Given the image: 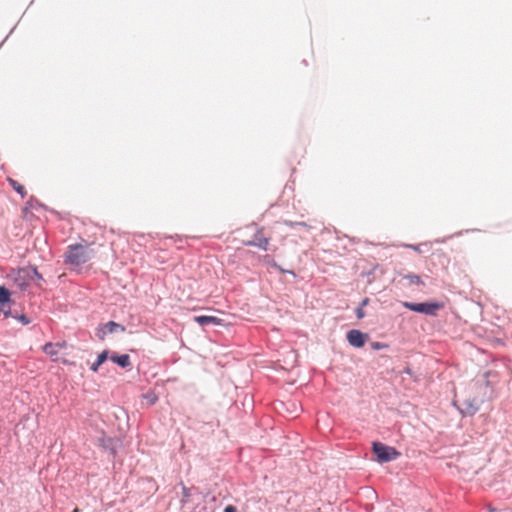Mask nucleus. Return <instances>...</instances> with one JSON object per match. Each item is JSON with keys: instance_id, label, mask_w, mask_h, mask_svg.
<instances>
[{"instance_id": "aec40b11", "label": "nucleus", "mask_w": 512, "mask_h": 512, "mask_svg": "<svg viewBox=\"0 0 512 512\" xmlns=\"http://www.w3.org/2000/svg\"><path fill=\"white\" fill-rule=\"evenodd\" d=\"M356 314H357V317L359 319L363 318L364 317V311L362 308H358L357 311H356Z\"/></svg>"}, {"instance_id": "f257e3e1", "label": "nucleus", "mask_w": 512, "mask_h": 512, "mask_svg": "<svg viewBox=\"0 0 512 512\" xmlns=\"http://www.w3.org/2000/svg\"><path fill=\"white\" fill-rule=\"evenodd\" d=\"M93 255L92 250L88 246L83 245H71L68 248L65 257V263L73 267H79L82 264L88 262Z\"/></svg>"}, {"instance_id": "a211bd4d", "label": "nucleus", "mask_w": 512, "mask_h": 512, "mask_svg": "<svg viewBox=\"0 0 512 512\" xmlns=\"http://www.w3.org/2000/svg\"><path fill=\"white\" fill-rule=\"evenodd\" d=\"M385 347H386V345H385V344H383V343H380V342H374V343H372V348H373V349H376V350H378V349H382V348H385Z\"/></svg>"}, {"instance_id": "f03ea898", "label": "nucleus", "mask_w": 512, "mask_h": 512, "mask_svg": "<svg viewBox=\"0 0 512 512\" xmlns=\"http://www.w3.org/2000/svg\"><path fill=\"white\" fill-rule=\"evenodd\" d=\"M33 274H37L35 267H24L13 270L9 276L21 290H24L33 281Z\"/></svg>"}, {"instance_id": "20e7f679", "label": "nucleus", "mask_w": 512, "mask_h": 512, "mask_svg": "<svg viewBox=\"0 0 512 512\" xmlns=\"http://www.w3.org/2000/svg\"><path fill=\"white\" fill-rule=\"evenodd\" d=\"M402 305L414 312L423 313L426 315H436L437 311L444 307L443 303L432 302V303H411L402 302Z\"/></svg>"}, {"instance_id": "9d476101", "label": "nucleus", "mask_w": 512, "mask_h": 512, "mask_svg": "<svg viewBox=\"0 0 512 512\" xmlns=\"http://www.w3.org/2000/svg\"><path fill=\"white\" fill-rule=\"evenodd\" d=\"M110 359L119 366L126 368L131 365L130 357L128 354L112 355Z\"/></svg>"}, {"instance_id": "0eeeda50", "label": "nucleus", "mask_w": 512, "mask_h": 512, "mask_svg": "<svg viewBox=\"0 0 512 512\" xmlns=\"http://www.w3.org/2000/svg\"><path fill=\"white\" fill-rule=\"evenodd\" d=\"M67 346L66 342H58V343H46L43 346V351L53 360L58 361L60 352L65 349Z\"/></svg>"}, {"instance_id": "423d86ee", "label": "nucleus", "mask_w": 512, "mask_h": 512, "mask_svg": "<svg viewBox=\"0 0 512 512\" xmlns=\"http://www.w3.org/2000/svg\"><path fill=\"white\" fill-rule=\"evenodd\" d=\"M119 331L124 332L125 327L114 321H109L97 329L96 335L100 340H103L107 334L116 333Z\"/></svg>"}, {"instance_id": "f3484780", "label": "nucleus", "mask_w": 512, "mask_h": 512, "mask_svg": "<svg viewBox=\"0 0 512 512\" xmlns=\"http://www.w3.org/2000/svg\"><path fill=\"white\" fill-rule=\"evenodd\" d=\"M43 280V277L42 275L37 271V274H33V281L32 282H37V285L40 286V281Z\"/></svg>"}, {"instance_id": "dca6fc26", "label": "nucleus", "mask_w": 512, "mask_h": 512, "mask_svg": "<svg viewBox=\"0 0 512 512\" xmlns=\"http://www.w3.org/2000/svg\"><path fill=\"white\" fill-rule=\"evenodd\" d=\"M478 409H479L478 404H473L471 402H467L466 406L464 408V412L469 415H473L474 413H476L478 411Z\"/></svg>"}, {"instance_id": "9b49d317", "label": "nucleus", "mask_w": 512, "mask_h": 512, "mask_svg": "<svg viewBox=\"0 0 512 512\" xmlns=\"http://www.w3.org/2000/svg\"><path fill=\"white\" fill-rule=\"evenodd\" d=\"M108 358V351H103L101 352L98 357H97V360L96 362H94L92 365H91V370L93 372H97L98 369H99V366L102 365Z\"/></svg>"}, {"instance_id": "7ed1b4c3", "label": "nucleus", "mask_w": 512, "mask_h": 512, "mask_svg": "<svg viewBox=\"0 0 512 512\" xmlns=\"http://www.w3.org/2000/svg\"><path fill=\"white\" fill-rule=\"evenodd\" d=\"M373 453L376 455L378 462L385 463L397 459L400 452L394 447L387 446L381 442H374L372 445Z\"/></svg>"}, {"instance_id": "f8f14e48", "label": "nucleus", "mask_w": 512, "mask_h": 512, "mask_svg": "<svg viewBox=\"0 0 512 512\" xmlns=\"http://www.w3.org/2000/svg\"><path fill=\"white\" fill-rule=\"evenodd\" d=\"M8 182L9 184L11 185V187L17 192L19 193L23 198L26 196V190L24 188L23 185H21L18 181L12 179V178H9L8 179Z\"/></svg>"}, {"instance_id": "b1692460", "label": "nucleus", "mask_w": 512, "mask_h": 512, "mask_svg": "<svg viewBox=\"0 0 512 512\" xmlns=\"http://www.w3.org/2000/svg\"><path fill=\"white\" fill-rule=\"evenodd\" d=\"M367 302H368V299H365V300L363 301V303H362V304H363V305H366V304H367Z\"/></svg>"}, {"instance_id": "6ab92c4d", "label": "nucleus", "mask_w": 512, "mask_h": 512, "mask_svg": "<svg viewBox=\"0 0 512 512\" xmlns=\"http://www.w3.org/2000/svg\"><path fill=\"white\" fill-rule=\"evenodd\" d=\"M224 512H237V509L233 505H228V506H226Z\"/></svg>"}, {"instance_id": "5701e85b", "label": "nucleus", "mask_w": 512, "mask_h": 512, "mask_svg": "<svg viewBox=\"0 0 512 512\" xmlns=\"http://www.w3.org/2000/svg\"><path fill=\"white\" fill-rule=\"evenodd\" d=\"M20 320H21L24 324H28V323L30 322V321H29V320H28L24 315H22V316L20 317Z\"/></svg>"}, {"instance_id": "412c9836", "label": "nucleus", "mask_w": 512, "mask_h": 512, "mask_svg": "<svg viewBox=\"0 0 512 512\" xmlns=\"http://www.w3.org/2000/svg\"><path fill=\"white\" fill-rule=\"evenodd\" d=\"M0 313H3L5 318L10 316V310L4 311L3 308L0 307Z\"/></svg>"}, {"instance_id": "39448f33", "label": "nucleus", "mask_w": 512, "mask_h": 512, "mask_svg": "<svg viewBox=\"0 0 512 512\" xmlns=\"http://www.w3.org/2000/svg\"><path fill=\"white\" fill-rule=\"evenodd\" d=\"M244 245L256 246L262 250H267L269 245V237L264 235L263 228H256L253 240L244 242Z\"/></svg>"}, {"instance_id": "2eb2a0df", "label": "nucleus", "mask_w": 512, "mask_h": 512, "mask_svg": "<svg viewBox=\"0 0 512 512\" xmlns=\"http://www.w3.org/2000/svg\"><path fill=\"white\" fill-rule=\"evenodd\" d=\"M405 278H407L409 280V283L410 284H413V285H423V281L421 280L420 276L416 275V274H408L405 276Z\"/></svg>"}, {"instance_id": "6e6552de", "label": "nucleus", "mask_w": 512, "mask_h": 512, "mask_svg": "<svg viewBox=\"0 0 512 512\" xmlns=\"http://www.w3.org/2000/svg\"><path fill=\"white\" fill-rule=\"evenodd\" d=\"M366 339L367 335L357 329H352L347 333V340L349 344L357 348L363 347Z\"/></svg>"}, {"instance_id": "ddd939ff", "label": "nucleus", "mask_w": 512, "mask_h": 512, "mask_svg": "<svg viewBox=\"0 0 512 512\" xmlns=\"http://www.w3.org/2000/svg\"><path fill=\"white\" fill-rule=\"evenodd\" d=\"M10 295V291L7 288L0 286V304L2 306L10 302Z\"/></svg>"}, {"instance_id": "4be33fe9", "label": "nucleus", "mask_w": 512, "mask_h": 512, "mask_svg": "<svg viewBox=\"0 0 512 512\" xmlns=\"http://www.w3.org/2000/svg\"><path fill=\"white\" fill-rule=\"evenodd\" d=\"M272 266L277 268L279 271H281L283 273L286 272L284 269H282L280 266H278L277 263H275V262L272 263Z\"/></svg>"}, {"instance_id": "1a4fd4ad", "label": "nucleus", "mask_w": 512, "mask_h": 512, "mask_svg": "<svg viewBox=\"0 0 512 512\" xmlns=\"http://www.w3.org/2000/svg\"><path fill=\"white\" fill-rule=\"evenodd\" d=\"M195 322H197L199 325H207V324H213V325H222L223 320L215 317V316H196L194 318Z\"/></svg>"}, {"instance_id": "4468645a", "label": "nucleus", "mask_w": 512, "mask_h": 512, "mask_svg": "<svg viewBox=\"0 0 512 512\" xmlns=\"http://www.w3.org/2000/svg\"><path fill=\"white\" fill-rule=\"evenodd\" d=\"M143 399L148 406H152L157 402L158 397L154 392H148L147 394L143 395Z\"/></svg>"}]
</instances>
